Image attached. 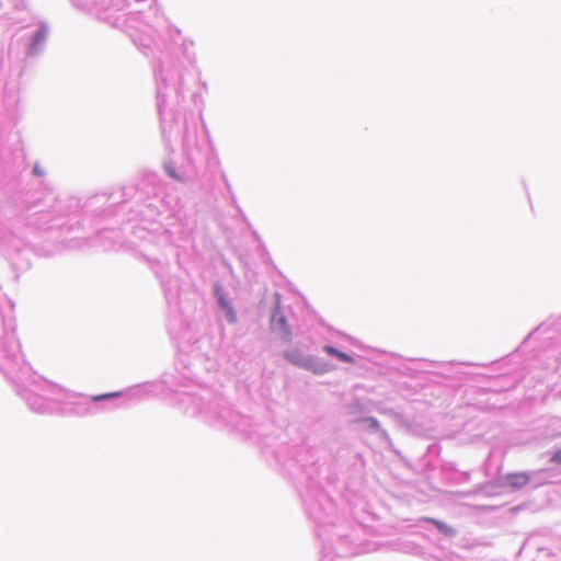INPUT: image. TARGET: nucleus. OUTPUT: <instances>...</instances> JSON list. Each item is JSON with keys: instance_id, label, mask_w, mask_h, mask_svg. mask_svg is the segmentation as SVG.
Masks as SVG:
<instances>
[{"instance_id": "1", "label": "nucleus", "mask_w": 561, "mask_h": 561, "mask_svg": "<svg viewBox=\"0 0 561 561\" xmlns=\"http://www.w3.org/2000/svg\"><path fill=\"white\" fill-rule=\"evenodd\" d=\"M530 477L526 472H514L504 477V483L512 489L518 490L528 484Z\"/></svg>"}, {"instance_id": "2", "label": "nucleus", "mask_w": 561, "mask_h": 561, "mask_svg": "<svg viewBox=\"0 0 561 561\" xmlns=\"http://www.w3.org/2000/svg\"><path fill=\"white\" fill-rule=\"evenodd\" d=\"M324 352L328 353L329 355L342 360V362H345V363H354V359L352 356L347 355L346 353L344 352H341L340 350L331 346V345H325L323 347Z\"/></svg>"}, {"instance_id": "3", "label": "nucleus", "mask_w": 561, "mask_h": 561, "mask_svg": "<svg viewBox=\"0 0 561 561\" xmlns=\"http://www.w3.org/2000/svg\"><path fill=\"white\" fill-rule=\"evenodd\" d=\"M424 520L433 524L439 531H442L445 535L451 536L455 534V529L453 527L446 525L445 523L438 519L426 517L424 518Z\"/></svg>"}, {"instance_id": "4", "label": "nucleus", "mask_w": 561, "mask_h": 561, "mask_svg": "<svg viewBox=\"0 0 561 561\" xmlns=\"http://www.w3.org/2000/svg\"><path fill=\"white\" fill-rule=\"evenodd\" d=\"M118 396H119V392H110V393H104V394H101V396H95L93 398V400L94 401H100V400L115 398V397H118Z\"/></svg>"}, {"instance_id": "5", "label": "nucleus", "mask_w": 561, "mask_h": 561, "mask_svg": "<svg viewBox=\"0 0 561 561\" xmlns=\"http://www.w3.org/2000/svg\"><path fill=\"white\" fill-rule=\"evenodd\" d=\"M550 461L553 462V463L561 465V448L553 453V455L551 456Z\"/></svg>"}, {"instance_id": "6", "label": "nucleus", "mask_w": 561, "mask_h": 561, "mask_svg": "<svg viewBox=\"0 0 561 561\" xmlns=\"http://www.w3.org/2000/svg\"><path fill=\"white\" fill-rule=\"evenodd\" d=\"M365 422H367L371 427H375V428L379 427V422L374 417H368L365 420Z\"/></svg>"}, {"instance_id": "7", "label": "nucleus", "mask_w": 561, "mask_h": 561, "mask_svg": "<svg viewBox=\"0 0 561 561\" xmlns=\"http://www.w3.org/2000/svg\"><path fill=\"white\" fill-rule=\"evenodd\" d=\"M286 358H288L289 360H291L293 363L295 364H299V358L294 356V354H290V353H286Z\"/></svg>"}, {"instance_id": "8", "label": "nucleus", "mask_w": 561, "mask_h": 561, "mask_svg": "<svg viewBox=\"0 0 561 561\" xmlns=\"http://www.w3.org/2000/svg\"><path fill=\"white\" fill-rule=\"evenodd\" d=\"M167 171H168V174H169L171 178L176 179V180H181V178L175 173V171H174L173 169L168 168V169H167Z\"/></svg>"}]
</instances>
